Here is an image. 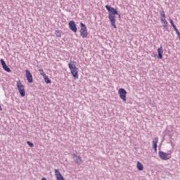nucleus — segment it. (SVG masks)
Wrapping results in <instances>:
<instances>
[{"label":"nucleus","mask_w":180,"mask_h":180,"mask_svg":"<svg viewBox=\"0 0 180 180\" xmlns=\"http://www.w3.org/2000/svg\"><path fill=\"white\" fill-rule=\"evenodd\" d=\"M68 67L74 79H78V68H77V66L72 63V61H70V63H68Z\"/></svg>","instance_id":"obj_2"},{"label":"nucleus","mask_w":180,"mask_h":180,"mask_svg":"<svg viewBox=\"0 0 180 180\" xmlns=\"http://www.w3.org/2000/svg\"><path fill=\"white\" fill-rule=\"evenodd\" d=\"M68 25L69 29H70L72 32H74V33H77L78 29L77 28V24L75 23V21L71 20L69 22Z\"/></svg>","instance_id":"obj_7"},{"label":"nucleus","mask_w":180,"mask_h":180,"mask_svg":"<svg viewBox=\"0 0 180 180\" xmlns=\"http://www.w3.org/2000/svg\"><path fill=\"white\" fill-rule=\"evenodd\" d=\"M163 27L165 26H168V21H165V22H162Z\"/></svg>","instance_id":"obj_22"},{"label":"nucleus","mask_w":180,"mask_h":180,"mask_svg":"<svg viewBox=\"0 0 180 180\" xmlns=\"http://www.w3.org/2000/svg\"><path fill=\"white\" fill-rule=\"evenodd\" d=\"M158 60H161L162 58V54L164 53V51L162 50V46H160V48L158 49Z\"/></svg>","instance_id":"obj_10"},{"label":"nucleus","mask_w":180,"mask_h":180,"mask_svg":"<svg viewBox=\"0 0 180 180\" xmlns=\"http://www.w3.org/2000/svg\"><path fill=\"white\" fill-rule=\"evenodd\" d=\"M176 34H177V36H178V37H179V41H180V32H179V30H176Z\"/></svg>","instance_id":"obj_23"},{"label":"nucleus","mask_w":180,"mask_h":180,"mask_svg":"<svg viewBox=\"0 0 180 180\" xmlns=\"http://www.w3.org/2000/svg\"><path fill=\"white\" fill-rule=\"evenodd\" d=\"M171 154H172V150H169L168 153H165L163 151L159 152V157L161 160L167 161L171 160Z\"/></svg>","instance_id":"obj_3"},{"label":"nucleus","mask_w":180,"mask_h":180,"mask_svg":"<svg viewBox=\"0 0 180 180\" xmlns=\"http://www.w3.org/2000/svg\"><path fill=\"white\" fill-rule=\"evenodd\" d=\"M136 167H137V169H139V171H143V169H144V166L140 162H137Z\"/></svg>","instance_id":"obj_12"},{"label":"nucleus","mask_w":180,"mask_h":180,"mask_svg":"<svg viewBox=\"0 0 180 180\" xmlns=\"http://www.w3.org/2000/svg\"><path fill=\"white\" fill-rule=\"evenodd\" d=\"M160 15L161 18H165V12L163 10H161L160 11Z\"/></svg>","instance_id":"obj_17"},{"label":"nucleus","mask_w":180,"mask_h":180,"mask_svg":"<svg viewBox=\"0 0 180 180\" xmlns=\"http://www.w3.org/2000/svg\"><path fill=\"white\" fill-rule=\"evenodd\" d=\"M170 143H171L172 147H174V143H172V141H170Z\"/></svg>","instance_id":"obj_25"},{"label":"nucleus","mask_w":180,"mask_h":180,"mask_svg":"<svg viewBox=\"0 0 180 180\" xmlns=\"http://www.w3.org/2000/svg\"><path fill=\"white\" fill-rule=\"evenodd\" d=\"M27 144L30 146V147H34V145L33 144V143L30 142V141H27Z\"/></svg>","instance_id":"obj_19"},{"label":"nucleus","mask_w":180,"mask_h":180,"mask_svg":"<svg viewBox=\"0 0 180 180\" xmlns=\"http://www.w3.org/2000/svg\"><path fill=\"white\" fill-rule=\"evenodd\" d=\"M156 56H157V55H156L155 53H153V54H152V57H156Z\"/></svg>","instance_id":"obj_26"},{"label":"nucleus","mask_w":180,"mask_h":180,"mask_svg":"<svg viewBox=\"0 0 180 180\" xmlns=\"http://www.w3.org/2000/svg\"><path fill=\"white\" fill-rule=\"evenodd\" d=\"M73 160L76 164H82V160H81V157L76 155L75 153H73Z\"/></svg>","instance_id":"obj_9"},{"label":"nucleus","mask_w":180,"mask_h":180,"mask_svg":"<svg viewBox=\"0 0 180 180\" xmlns=\"http://www.w3.org/2000/svg\"><path fill=\"white\" fill-rule=\"evenodd\" d=\"M17 88L21 96H26V91H25V86L22 84L20 80L17 82Z\"/></svg>","instance_id":"obj_5"},{"label":"nucleus","mask_w":180,"mask_h":180,"mask_svg":"<svg viewBox=\"0 0 180 180\" xmlns=\"http://www.w3.org/2000/svg\"><path fill=\"white\" fill-rule=\"evenodd\" d=\"M3 69L4 70V71H6V72H11V68H9V67L6 64L2 65Z\"/></svg>","instance_id":"obj_13"},{"label":"nucleus","mask_w":180,"mask_h":180,"mask_svg":"<svg viewBox=\"0 0 180 180\" xmlns=\"http://www.w3.org/2000/svg\"><path fill=\"white\" fill-rule=\"evenodd\" d=\"M165 30H166V32H169V29L168 28V26H165L163 27Z\"/></svg>","instance_id":"obj_24"},{"label":"nucleus","mask_w":180,"mask_h":180,"mask_svg":"<svg viewBox=\"0 0 180 180\" xmlns=\"http://www.w3.org/2000/svg\"><path fill=\"white\" fill-rule=\"evenodd\" d=\"M169 22H170L171 25L172 26L173 29L175 30V32H176L178 30V28H176V26L175 25V24H174V20H172V19L169 18Z\"/></svg>","instance_id":"obj_14"},{"label":"nucleus","mask_w":180,"mask_h":180,"mask_svg":"<svg viewBox=\"0 0 180 180\" xmlns=\"http://www.w3.org/2000/svg\"><path fill=\"white\" fill-rule=\"evenodd\" d=\"M56 37H61V31L56 30Z\"/></svg>","instance_id":"obj_16"},{"label":"nucleus","mask_w":180,"mask_h":180,"mask_svg":"<svg viewBox=\"0 0 180 180\" xmlns=\"http://www.w3.org/2000/svg\"><path fill=\"white\" fill-rule=\"evenodd\" d=\"M0 110H2V107L1 106V105H0Z\"/></svg>","instance_id":"obj_28"},{"label":"nucleus","mask_w":180,"mask_h":180,"mask_svg":"<svg viewBox=\"0 0 180 180\" xmlns=\"http://www.w3.org/2000/svg\"><path fill=\"white\" fill-rule=\"evenodd\" d=\"M39 74L42 75V77H46V73H44V71L43 70V69H39Z\"/></svg>","instance_id":"obj_18"},{"label":"nucleus","mask_w":180,"mask_h":180,"mask_svg":"<svg viewBox=\"0 0 180 180\" xmlns=\"http://www.w3.org/2000/svg\"><path fill=\"white\" fill-rule=\"evenodd\" d=\"M41 180H47V179L43 177V178L41 179Z\"/></svg>","instance_id":"obj_27"},{"label":"nucleus","mask_w":180,"mask_h":180,"mask_svg":"<svg viewBox=\"0 0 180 180\" xmlns=\"http://www.w3.org/2000/svg\"><path fill=\"white\" fill-rule=\"evenodd\" d=\"M0 63H1V65H4V64H6V63L5 62V60H4V59H1Z\"/></svg>","instance_id":"obj_21"},{"label":"nucleus","mask_w":180,"mask_h":180,"mask_svg":"<svg viewBox=\"0 0 180 180\" xmlns=\"http://www.w3.org/2000/svg\"><path fill=\"white\" fill-rule=\"evenodd\" d=\"M80 35L83 39H85V37H88V28H86V25L84 24V22L80 23Z\"/></svg>","instance_id":"obj_4"},{"label":"nucleus","mask_w":180,"mask_h":180,"mask_svg":"<svg viewBox=\"0 0 180 180\" xmlns=\"http://www.w3.org/2000/svg\"><path fill=\"white\" fill-rule=\"evenodd\" d=\"M160 20H161L162 23H164L165 22L167 21V19H165V17H161Z\"/></svg>","instance_id":"obj_20"},{"label":"nucleus","mask_w":180,"mask_h":180,"mask_svg":"<svg viewBox=\"0 0 180 180\" xmlns=\"http://www.w3.org/2000/svg\"><path fill=\"white\" fill-rule=\"evenodd\" d=\"M118 94L120 95V98L124 101V102H126L127 99L126 98V95H127V91L124 89H120L118 90Z\"/></svg>","instance_id":"obj_6"},{"label":"nucleus","mask_w":180,"mask_h":180,"mask_svg":"<svg viewBox=\"0 0 180 180\" xmlns=\"http://www.w3.org/2000/svg\"><path fill=\"white\" fill-rule=\"evenodd\" d=\"M105 9H107L108 12V19L112 26H113L114 29H117V27L116 26V15H118V17L120 18V14H119V12H117L116 8L111 7L109 5L105 6Z\"/></svg>","instance_id":"obj_1"},{"label":"nucleus","mask_w":180,"mask_h":180,"mask_svg":"<svg viewBox=\"0 0 180 180\" xmlns=\"http://www.w3.org/2000/svg\"><path fill=\"white\" fill-rule=\"evenodd\" d=\"M25 77L27 78V81L29 82V84L33 83V75L32 73H30V70H25Z\"/></svg>","instance_id":"obj_8"},{"label":"nucleus","mask_w":180,"mask_h":180,"mask_svg":"<svg viewBox=\"0 0 180 180\" xmlns=\"http://www.w3.org/2000/svg\"><path fill=\"white\" fill-rule=\"evenodd\" d=\"M44 79L46 84H51V80H50V79L49 78V76L47 75L44 76Z\"/></svg>","instance_id":"obj_15"},{"label":"nucleus","mask_w":180,"mask_h":180,"mask_svg":"<svg viewBox=\"0 0 180 180\" xmlns=\"http://www.w3.org/2000/svg\"><path fill=\"white\" fill-rule=\"evenodd\" d=\"M158 143V138H155L153 141V148L155 150V153H157Z\"/></svg>","instance_id":"obj_11"}]
</instances>
